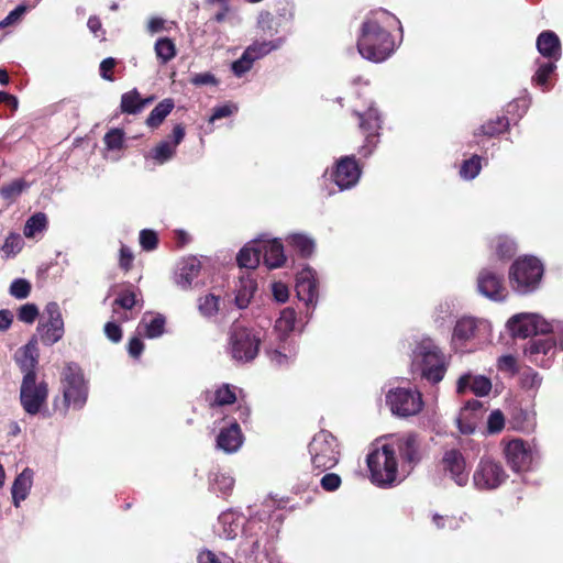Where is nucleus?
<instances>
[{
    "mask_svg": "<svg viewBox=\"0 0 563 563\" xmlns=\"http://www.w3.org/2000/svg\"><path fill=\"white\" fill-rule=\"evenodd\" d=\"M296 311L292 308H285L276 320L275 329L283 334H288L295 328Z\"/></svg>",
    "mask_w": 563,
    "mask_h": 563,
    "instance_id": "43",
    "label": "nucleus"
},
{
    "mask_svg": "<svg viewBox=\"0 0 563 563\" xmlns=\"http://www.w3.org/2000/svg\"><path fill=\"white\" fill-rule=\"evenodd\" d=\"M372 482L378 486H390L397 479L398 462L393 450L385 443L367 455Z\"/></svg>",
    "mask_w": 563,
    "mask_h": 563,
    "instance_id": "7",
    "label": "nucleus"
},
{
    "mask_svg": "<svg viewBox=\"0 0 563 563\" xmlns=\"http://www.w3.org/2000/svg\"><path fill=\"white\" fill-rule=\"evenodd\" d=\"M31 292V284L23 278L14 279L10 285V295L16 299H24Z\"/></svg>",
    "mask_w": 563,
    "mask_h": 563,
    "instance_id": "52",
    "label": "nucleus"
},
{
    "mask_svg": "<svg viewBox=\"0 0 563 563\" xmlns=\"http://www.w3.org/2000/svg\"><path fill=\"white\" fill-rule=\"evenodd\" d=\"M37 331L41 342L53 345L64 335V320L57 302H49L38 320Z\"/></svg>",
    "mask_w": 563,
    "mask_h": 563,
    "instance_id": "12",
    "label": "nucleus"
},
{
    "mask_svg": "<svg viewBox=\"0 0 563 563\" xmlns=\"http://www.w3.org/2000/svg\"><path fill=\"white\" fill-rule=\"evenodd\" d=\"M16 365L24 374L20 389V401L23 409L31 416L35 415V338L18 349L13 356Z\"/></svg>",
    "mask_w": 563,
    "mask_h": 563,
    "instance_id": "3",
    "label": "nucleus"
},
{
    "mask_svg": "<svg viewBox=\"0 0 563 563\" xmlns=\"http://www.w3.org/2000/svg\"><path fill=\"white\" fill-rule=\"evenodd\" d=\"M154 51L162 65L170 62L177 54L176 45L169 37H159L154 45Z\"/></svg>",
    "mask_w": 563,
    "mask_h": 563,
    "instance_id": "37",
    "label": "nucleus"
},
{
    "mask_svg": "<svg viewBox=\"0 0 563 563\" xmlns=\"http://www.w3.org/2000/svg\"><path fill=\"white\" fill-rule=\"evenodd\" d=\"M556 343L552 334L548 333L544 336L531 338L525 349L523 353L530 362L541 367L550 366V362L555 355Z\"/></svg>",
    "mask_w": 563,
    "mask_h": 563,
    "instance_id": "15",
    "label": "nucleus"
},
{
    "mask_svg": "<svg viewBox=\"0 0 563 563\" xmlns=\"http://www.w3.org/2000/svg\"><path fill=\"white\" fill-rule=\"evenodd\" d=\"M63 399L56 398L53 405V412L65 416L68 408L73 406L80 409L85 406L88 397V386L81 367L75 363H66L60 374Z\"/></svg>",
    "mask_w": 563,
    "mask_h": 563,
    "instance_id": "2",
    "label": "nucleus"
},
{
    "mask_svg": "<svg viewBox=\"0 0 563 563\" xmlns=\"http://www.w3.org/2000/svg\"><path fill=\"white\" fill-rule=\"evenodd\" d=\"M287 242L303 258L310 257L314 252V241L305 234H290Z\"/></svg>",
    "mask_w": 563,
    "mask_h": 563,
    "instance_id": "35",
    "label": "nucleus"
},
{
    "mask_svg": "<svg viewBox=\"0 0 563 563\" xmlns=\"http://www.w3.org/2000/svg\"><path fill=\"white\" fill-rule=\"evenodd\" d=\"M509 129V120L507 117H496L479 126L475 135L496 136Z\"/></svg>",
    "mask_w": 563,
    "mask_h": 563,
    "instance_id": "38",
    "label": "nucleus"
},
{
    "mask_svg": "<svg viewBox=\"0 0 563 563\" xmlns=\"http://www.w3.org/2000/svg\"><path fill=\"white\" fill-rule=\"evenodd\" d=\"M18 318L25 323L35 321V303H26L19 309Z\"/></svg>",
    "mask_w": 563,
    "mask_h": 563,
    "instance_id": "62",
    "label": "nucleus"
},
{
    "mask_svg": "<svg viewBox=\"0 0 563 563\" xmlns=\"http://www.w3.org/2000/svg\"><path fill=\"white\" fill-rule=\"evenodd\" d=\"M32 471L25 470L14 479L11 493L13 503L16 507H19L20 503L29 495L32 487Z\"/></svg>",
    "mask_w": 563,
    "mask_h": 563,
    "instance_id": "30",
    "label": "nucleus"
},
{
    "mask_svg": "<svg viewBox=\"0 0 563 563\" xmlns=\"http://www.w3.org/2000/svg\"><path fill=\"white\" fill-rule=\"evenodd\" d=\"M120 110L125 114H137L142 111L141 96L136 88L121 96Z\"/></svg>",
    "mask_w": 563,
    "mask_h": 563,
    "instance_id": "39",
    "label": "nucleus"
},
{
    "mask_svg": "<svg viewBox=\"0 0 563 563\" xmlns=\"http://www.w3.org/2000/svg\"><path fill=\"white\" fill-rule=\"evenodd\" d=\"M294 19V4L282 0L276 4L275 13L265 11L260 15L258 23L263 30L278 32V27L289 23Z\"/></svg>",
    "mask_w": 563,
    "mask_h": 563,
    "instance_id": "18",
    "label": "nucleus"
},
{
    "mask_svg": "<svg viewBox=\"0 0 563 563\" xmlns=\"http://www.w3.org/2000/svg\"><path fill=\"white\" fill-rule=\"evenodd\" d=\"M477 289L482 295L492 300H504L506 288L503 275L483 268L477 277Z\"/></svg>",
    "mask_w": 563,
    "mask_h": 563,
    "instance_id": "20",
    "label": "nucleus"
},
{
    "mask_svg": "<svg viewBox=\"0 0 563 563\" xmlns=\"http://www.w3.org/2000/svg\"><path fill=\"white\" fill-rule=\"evenodd\" d=\"M118 62L113 57L104 58L99 66L100 76L108 81H113V69L115 68Z\"/></svg>",
    "mask_w": 563,
    "mask_h": 563,
    "instance_id": "58",
    "label": "nucleus"
},
{
    "mask_svg": "<svg viewBox=\"0 0 563 563\" xmlns=\"http://www.w3.org/2000/svg\"><path fill=\"white\" fill-rule=\"evenodd\" d=\"M441 464L443 470L449 472L451 478L459 486H464L467 483L468 472L466 471V461L460 450H446L442 456Z\"/></svg>",
    "mask_w": 563,
    "mask_h": 563,
    "instance_id": "19",
    "label": "nucleus"
},
{
    "mask_svg": "<svg viewBox=\"0 0 563 563\" xmlns=\"http://www.w3.org/2000/svg\"><path fill=\"white\" fill-rule=\"evenodd\" d=\"M254 64L249 52L244 51L242 56L232 63L231 69L236 77H242Z\"/></svg>",
    "mask_w": 563,
    "mask_h": 563,
    "instance_id": "50",
    "label": "nucleus"
},
{
    "mask_svg": "<svg viewBox=\"0 0 563 563\" xmlns=\"http://www.w3.org/2000/svg\"><path fill=\"white\" fill-rule=\"evenodd\" d=\"M341 484L342 479L335 473H327L320 481V485L325 492H335L340 488Z\"/></svg>",
    "mask_w": 563,
    "mask_h": 563,
    "instance_id": "57",
    "label": "nucleus"
},
{
    "mask_svg": "<svg viewBox=\"0 0 563 563\" xmlns=\"http://www.w3.org/2000/svg\"><path fill=\"white\" fill-rule=\"evenodd\" d=\"M243 443V434L238 420L222 428L217 437V446L225 453L236 452Z\"/></svg>",
    "mask_w": 563,
    "mask_h": 563,
    "instance_id": "23",
    "label": "nucleus"
},
{
    "mask_svg": "<svg viewBox=\"0 0 563 563\" xmlns=\"http://www.w3.org/2000/svg\"><path fill=\"white\" fill-rule=\"evenodd\" d=\"M134 256L131 250L122 245L120 249L119 266L124 272H129L133 266Z\"/></svg>",
    "mask_w": 563,
    "mask_h": 563,
    "instance_id": "59",
    "label": "nucleus"
},
{
    "mask_svg": "<svg viewBox=\"0 0 563 563\" xmlns=\"http://www.w3.org/2000/svg\"><path fill=\"white\" fill-rule=\"evenodd\" d=\"M137 303V294L132 285H126L118 292L113 305L124 310H131Z\"/></svg>",
    "mask_w": 563,
    "mask_h": 563,
    "instance_id": "42",
    "label": "nucleus"
},
{
    "mask_svg": "<svg viewBox=\"0 0 563 563\" xmlns=\"http://www.w3.org/2000/svg\"><path fill=\"white\" fill-rule=\"evenodd\" d=\"M104 334L111 342L119 343L122 339V328L115 322H107Z\"/></svg>",
    "mask_w": 563,
    "mask_h": 563,
    "instance_id": "60",
    "label": "nucleus"
},
{
    "mask_svg": "<svg viewBox=\"0 0 563 563\" xmlns=\"http://www.w3.org/2000/svg\"><path fill=\"white\" fill-rule=\"evenodd\" d=\"M261 256L262 249L260 241H253L240 250L236 262L240 267L255 269L260 265Z\"/></svg>",
    "mask_w": 563,
    "mask_h": 563,
    "instance_id": "28",
    "label": "nucleus"
},
{
    "mask_svg": "<svg viewBox=\"0 0 563 563\" xmlns=\"http://www.w3.org/2000/svg\"><path fill=\"white\" fill-rule=\"evenodd\" d=\"M489 247L500 261H508L517 253V243L507 235H498L490 240Z\"/></svg>",
    "mask_w": 563,
    "mask_h": 563,
    "instance_id": "29",
    "label": "nucleus"
},
{
    "mask_svg": "<svg viewBox=\"0 0 563 563\" xmlns=\"http://www.w3.org/2000/svg\"><path fill=\"white\" fill-rule=\"evenodd\" d=\"M497 368L498 371L503 373H508L511 376H515L519 372L517 358L510 354L501 355L497 360Z\"/></svg>",
    "mask_w": 563,
    "mask_h": 563,
    "instance_id": "51",
    "label": "nucleus"
},
{
    "mask_svg": "<svg viewBox=\"0 0 563 563\" xmlns=\"http://www.w3.org/2000/svg\"><path fill=\"white\" fill-rule=\"evenodd\" d=\"M175 153L176 150L169 141H162L152 150V157L156 163L164 164L173 158Z\"/></svg>",
    "mask_w": 563,
    "mask_h": 563,
    "instance_id": "44",
    "label": "nucleus"
},
{
    "mask_svg": "<svg viewBox=\"0 0 563 563\" xmlns=\"http://www.w3.org/2000/svg\"><path fill=\"white\" fill-rule=\"evenodd\" d=\"M296 292L299 300L311 305L318 299V282L311 269H303L297 275Z\"/></svg>",
    "mask_w": 563,
    "mask_h": 563,
    "instance_id": "22",
    "label": "nucleus"
},
{
    "mask_svg": "<svg viewBox=\"0 0 563 563\" xmlns=\"http://www.w3.org/2000/svg\"><path fill=\"white\" fill-rule=\"evenodd\" d=\"M106 147L110 151H119L124 146V132L121 129H111L103 137Z\"/></svg>",
    "mask_w": 563,
    "mask_h": 563,
    "instance_id": "46",
    "label": "nucleus"
},
{
    "mask_svg": "<svg viewBox=\"0 0 563 563\" xmlns=\"http://www.w3.org/2000/svg\"><path fill=\"white\" fill-rule=\"evenodd\" d=\"M263 253V262L269 268H278L285 265L286 255L283 243L277 240L260 241Z\"/></svg>",
    "mask_w": 563,
    "mask_h": 563,
    "instance_id": "24",
    "label": "nucleus"
},
{
    "mask_svg": "<svg viewBox=\"0 0 563 563\" xmlns=\"http://www.w3.org/2000/svg\"><path fill=\"white\" fill-rule=\"evenodd\" d=\"M505 427V417L500 410H494L487 420V431L490 434H496L503 431Z\"/></svg>",
    "mask_w": 563,
    "mask_h": 563,
    "instance_id": "54",
    "label": "nucleus"
},
{
    "mask_svg": "<svg viewBox=\"0 0 563 563\" xmlns=\"http://www.w3.org/2000/svg\"><path fill=\"white\" fill-rule=\"evenodd\" d=\"M507 478L508 474L503 463L490 456L481 457L473 474V483L479 490L497 489Z\"/></svg>",
    "mask_w": 563,
    "mask_h": 563,
    "instance_id": "9",
    "label": "nucleus"
},
{
    "mask_svg": "<svg viewBox=\"0 0 563 563\" xmlns=\"http://www.w3.org/2000/svg\"><path fill=\"white\" fill-rule=\"evenodd\" d=\"M354 115L358 120V129L364 136V143L358 153L362 157L371 156L379 143L383 120L377 108L369 106L364 111L354 110Z\"/></svg>",
    "mask_w": 563,
    "mask_h": 563,
    "instance_id": "8",
    "label": "nucleus"
},
{
    "mask_svg": "<svg viewBox=\"0 0 563 563\" xmlns=\"http://www.w3.org/2000/svg\"><path fill=\"white\" fill-rule=\"evenodd\" d=\"M536 46L540 55L549 62L556 63L562 56L561 41L553 31L541 32L537 37Z\"/></svg>",
    "mask_w": 563,
    "mask_h": 563,
    "instance_id": "21",
    "label": "nucleus"
},
{
    "mask_svg": "<svg viewBox=\"0 0 563 563\" xmlns=\"http://www.w3.org/2000/svg\"><path fill=\"white\" fill-rule=\"evenodd\" d=\"M308 452L313 470L319 473L331 470L339 463V442L328 430H320L313 435L308 444Z\"/></svg>",
    "mask_w": 563,
    "mask_h": 563,
    "instance_id": "6",
    "label": "nucleus"
},
{
    "mask_svg": "<svg viewBox=\"0 0 563 563\" xmlns=\"http://www.w3.org/2000/svg\"><path fill=\"white\" fill-rule=\"evenodd\" d=\"M395 20V15L383 9L366 16L357 38V51L362 57L373 63H382L394 53L396 42L389 27Z\"/></svg>",
    "mask_w": 563,
    "mask_h": 563,
    "instance_id": "1",
    "label": "nucleus"
},
{
    "mask_svg": "<svg viewBox=\"0 0 563 563\" xmlns=\"http://www.w3.org/2000/svg\"><path fill=\"white\" fill-rule=\"evenodd\" d=\"M29 10L30 7H26L25 4L16 5L15 9L10 11V13L0 21V30L19 24Z\"/></svg>",
    "mask_w": 563,
    "mask_h": 563,
    "instance_id": "47",
    "label": "nucleus"
},
{
    "mask_svg": "<svg viewBox=\"0 0 563 563\" xmlns=\"http://www.w3.org/2000/svg\"><path fill=\"white\" fill-rule=\"evenodd\" d=\"M23 240L20 234L11 233L4 241L1 250L7 257L16 255L22 249Z\"/></svg>",
    "mask_w": 563,
    "mask_h": 563,
    "instance_id": "49",
    "label": "nucleus"
},
{
    "mask_svg": "<svg viewBox=\"0 0 563 563\" xmlns=\"http://www.w3.org/2000/svg\"><path fill=\"white\" fill-rule=\"evenodd\" d=\"M544 267L541 261L534 256L517 258L509 271L511 287L519 294H528L536 290L542 279Z\"/></svg>",
    "mask_w": 563,
    "mask_h": 563,
    "instance_id": "4",
    "label": "nucleus"
},
{
    "mask_svg": "<svg viewBox=\"0 0 563 563\" xmlns=\"http://www.w3.org/2000/svg\"><path fill=\"white\" fill-rule=\"evenodd\" d=\"M144 351V343L139 336L130 339L128 344V352L131 357L139 358Z\"/></svg>",
    "mask_w": 563,
    "mask_h": 563,
    "instance_id": "63",
    "label": "nucleus"
},
{
    "mask_svg": "<svg viewBox=\"0 0 563 563\" xmlns=\"http://www.w3.org/2000/svg\"><path fill=\"white\" fill-rule=\"evenodd\" d=\"M418 354L422 361V376L433 384L441 382L446 371L441 350L431 340H423L418 346Z\"/></svg>",
    "mask_w": 563,
    "mask_h": 563,
    "instance_id": "11",
    "label": "nucleus"
},
{
    "mask_svg": "<svg viewBox=\"0 0 563 563\" xmlns=\"http://www.w3.org/2000/svg\"><path fill=\"white\" fill-rule=\"evenodd\" d=\"M140 244L144 251H153L158 245L157 233L150 229H143L140 232Z\"/></svg>",
    "mask_w": 563,
    "mask_h": 563,
    "instance_id": "55",
    "label": "nucleus"
},
{
    "mask_svg": "<svg viewBox=\"0 0 563 563\" xmlns=\"http://www.w3.org/2000/svg\"><path fill=\"white\" fill-rule=\"evenodd\" d=\"M556 69V65L553 62H544L541 63L536 70L534 75L532 76V84L536 87L541 88L543 91H548L552 88V85L550 82V77Z\"/></svg>",
    "mask_w": 563,
    "mask_h": 563,
    "instance_id": "36",
    "label": "nucleus"
},
{
    "mask_svg": "<svg viewBox=\"0 0 563 563\" xmlns=\"http://www.w3.org/2000/svg\"><path fill=\"white\" fill-rule=\"evenodd\" d=\"M478 325L477 320L472 317H463L456 321L453 330V340L465 343L475 338Z\"/></svg>",
    "mask_w": 563,
    "mask_h": 563,
    "instance_id": "31",
    "label": "nucleus"
},
{
    "mask_svg": "<svg viewBox=\"0 0 563 563\" xmlns=\"http://www.w3.org/2000/svg\"><path fill=\"white\" fill-rule=\"evenodd\" d=\"M30 185L22 179H15L12 183L2 186L0 195L7 205L12 203Z\"/></svg>",
    "mask_w": 563,
    "mask_h": 563,
    "instance_id": "41",
    "label": "nucleus"
},
{
    "mask_svg": "<svg viewBox=\"0 0 563 563\" xmlns=\"http://www.w3.org/2000/svg\"><path fill=\"white\" fill-rule=\"evenodd\" d=\"M256 290L257 284L253 278H240V284L236 288L235 305L240 309L246 308Z\"/></svg>",
    "mask_w": 563,
    "mask_h": 563,
    "instance_id": "33",
    "label": "nucleus"
},
{
    "mask_svg": "<svg viewBox=\"0 0 563 563\" xmlns=\"http://www.w3.org/2000/svg\"><path fill=\"white\" fill-rule=\"evenodd\" d=\"M48 395L46 383L37 384V417H49L52 412L46 408L45 401Z\"/></svg>",
    "mask_w": 563,
    "mask_h": 563,
    "instance_id": "56",
    "label": "nucleus"
},
{
    "mask_svg": "<svg viewBox=\"0 0 563 563\" xmlns=\"http://www.w3.org/2000/svg\"><path fill=\"white\" fill-rule=\"evenodd\" d=\"M236 387L230 384H222L213 391L206 393V401L211 408L233 405L236 399Z\"/></svg>",
    "mask_w": 563,
    "mask_h": 563,
    "instance_id": "26",
    "label": "nucleus"
},
{
    "mask_svg": "<svg viewBox=\"0 0 563 563\" xmlns=\"http://www.w3.org/2000/svg\"><path fill=\"white\" fill-rule=\"evenodd\" d=\"M386 444L396 457L399 455L401 467L406 472H410L421 460L420 444L415 433L397 435Z\"/></svg>",
    "mask_w": 563,
    "mask_h": 563,
    "instance_id": "13",
    "label": "nucleus"
},
{
    "mask_svg": "<svg viewBox=\"0 0 563 563\" xmlns=\"http://www.w3.org/2000/svg\"><path fill=\"white\" fill-rule=\"evenodd\" d=\"M175 108V102L172 98H166L158 102L156 107L150 112L146 118V125L151 129H157L166 119V117Z\"/></svg>",
    "mask_w": 563,
    "mask_h": 563,
    "instance_id": "32",
    "label": "nucleus"
},
{
    "mask_svg": "<svg viewBox=\"0 0 563 563\" xmlns=\"http://www.w3.org/2000/svg\"><path fill=\"white\" fill-rule=\"evenodd\" d=\"M467 387H470L476 396L483 397L488 395L492 390V382L485 376H475L472 378L471 375H463L457 380L456 391L464 394Z\"/></svg>",
    "mask_w": 563,
    "mask_h": 563,
    "instance_id": "25",
    "label": "nucleus"
},
{
    "mask_svg": "<svg viewBox=\"0 0 563 563\" xmlns=\"http://www.w3.org/2000/svg\"><path fill=\"white\" fill-rule=\"evenodd\" d=\"M507 327L515 338L527 339L537 336L539 333L552 332V325L537 314H516L509 319Z\"/></svg>",
    "mask_w": 563,
    "mask_h": 563,
    "instance_id": "14",
    "label": "nucleus"
},
{
    "mask_svg": "<svg viewBox=\"0 0 563 563\" xmlns=\"http://www.w3.org/2000/svg\"><path fill=\"white\" fill-rule=\"evenodd\" d=\"M520 379H521V386L525 389L539 388L541 385V382H542V377L539 375V373L530 367L521 374Z\"/></svg>",
    "mask_w": 563,
    "mask_h": 563,
    "instance_id": "53",
    "label": "nucleus"
},
{
    "mask_svg": "<svg viewBox=\"0 0 563 563\" xmlns=\"http://www.w3.org/2000/svg\"><path fill=\"white\" fill-rule=\"evenodd\" d=\"M165 317L162 314H156L148 322L143 319L137 327V331L140 334L148 339H155L165 332Z\"/></svg>",
    "mask_w": 563,
    "mask_h": 563,
    "instance_id": "34",
    "label": "nucleus"
},
{
    "mask_svg": "<svg viewBox=\"0 0 563 563\" xmlns=\"http://www.w3.org/2000/svg\"><path fill=\"white\" fill-rule=\"evenodd\" d=\"M386 402L394 415L410 417L419 413L423 407L422 395L417 389L395 388L386 395Z\"/></svg>",
    "mask_w": 563,
    "mask_h": 563,
    "instance_id": "10",
    "label": "nucleus"
},
{
    "mask_svg": "<svg viewBox=\"0 0 563 563\" xmlns=\"http://www.w3.org/2000/svg\"><path fill=\"white\" fill-rule=\"evenodd\" d=\"M201 263L196 257H188L180 263L176 274V283L183 289H188L192 280L199 275Z\"/></svg>",
    "mask_w": 563,
    "mask_h": 563,
    "instance_id": "27",
    "label": "nucleus"
},
{
    "mask_svg": "<svg viewBox=\"0 0 563 563\" xmlns=\"http://www.w3.org/2000/svg\"><path fill=\"white\" fill-rule=\"evenodd\" d=\"M191 84L195 86L217 85L218 80L211 73H199L191 78Z\"/></svg>",
    "mask_w": 563,
    "mask_h": 563,
    "instance_id": "64",
    "label": "nucleus"
},
{
    "mask_svg": "<svg viewBox=\"0 0 563 563\" xmlns=\"http://www.w3.org/2000/svg\"><path fill=\"white\" fill-rule=\"evenodd\" d=\"M508 465L514 472L527 471L532 461V454L527 443L521 439L509 441L504 449Z\"/></svg>",
    "mask_w": 563,
    "mask_h": 563,
    "instance_id": "17",
    "label": "nucleus"
},
{
    "mask_svg": "<svg viewBox=\"0 0 563 563\" xmlns=\"http://www.w3.org/2000/svg\"><path fill=\"white\" fill-rule=\"evenodd\" d=\"M361 174L362 168L355 156H343L336 161L331 172V179L341 190H344L354 187Z\"/></svg>",
    "mask_w": 563,
    "mask_h": 563,
    "instance_id": "16",
    "label": "nucleus"
},
{
    "mask_svg": "<svg viewBox=\"0 0 563 563\" xmlns=\"http://www.w3.org/2000/svg\"><path fill=\"white\" fill-rule=\"evenodd\" d=\"M214 484L218 485V488L223 494H227L233 488L234 479L231 476H227L224 474L217 473L213 477Z\"/></svg>",
    "mask_w": 563,
    "mask_h": 563,
    "instance_id": "61",
    "label": "nucleus"
},
{
    "mask_svg": "<svg viewBox=\"0 0 563 563\" xmlns=\"http://www.w3.org/2000/svg\"><path fill=\"white\" fill-rule=\"evenodd\" d=\"M481 156L473 155L471 158L465 159L460 168V175L464 179H474L482 169Z\"/></svg>",
    "mask_w": 563,
    "mask_h": 563,
    "instance_id": "45",
    "label": "nucleus"
},
{
    "mask_svg": "<svg viewBox=\"0 0 563 563\" xmlns=\"http://www.w3.org/2000/svg\"><path fill=\"white\" fill-rule=\"evenodd\" d=\"M277 45L273 42H255L245 48L250 53L251 58L255 62L256 59L267 55L269 52L275 49Z\"/></svg>",
    "mask_w": 563,
    "mask_h": 563,
    "instance_id": "48",
    "label": "nucleus"
},
{
    "mask_svg": "<svg viewBox=\"0 0 563 563\" xmlns=\"http://www.w3.org/2000/svg\"><path fill=\"white\" fill-rule=\"evenodd\" d=\"M262 343L261 331L249 328L240 322L232 323L229 332V346L232 357L239 362L253 361Z\"/></svg>",
    "mask_w": 563,
    "mask_h": 563,
    "instance_id": "5",
    "label": "nucleus"
},
{
    "mask_svg": "<svg viewBox=\"0 0 563 563\" xmlns=\"http://www.w3.org/2000/svg\"><path fill=\"white\" fill-rule=\"evenodd\" d=\"M221 297L214 294L201 296L198 300L199 312L207 318L214 317L220 310Z\"/></svg>",
    "mask_w": 563,
    "mask_h": 563,
    "instance_id": "40",
    "label": "nucleus"
}]
</instances>
